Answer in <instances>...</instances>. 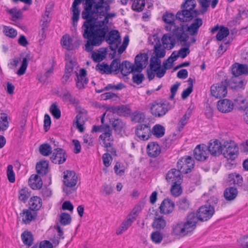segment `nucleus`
I'll return each instance as SVG.
<instances>
[{
	"mask_svg": "<svg viewBox=\"0 0 248 248\" xmlns=\"http://www.w3.org/2000/svg\"><path fill=\"white\" fill-rule=\"evenodd\" d=\"M151 133L156 137L160 138L165 134V128L160 124H155L152 128Z\"/></svg>",
	"mask_w": 248,
	"mask_h": 248,
	"instance_id": "43",
	"label": "nucleus"
},
{
	"mask_svg": "<svg viewBox=\"0 0 248 248\" xmlns=\"http://www.w3.org/2000/svg\"><path fill=\"white\" fill-rule=\"evenodd\" d=\"M234 103L239 109H243L247 104L246 100L242 95H239L235 98Z\"/></svg>",
	"mask_w": 248,
	"mask_h": 248,
	"instance_id": "56",
	"label": "nucleus"
},
{
	"mask_svg": "<svg viewBox=\"0 0 248 248\" xmlns=\"http://www.w3.org/2000/svg\"><path fill=\"white\" fill-rule=\"evenodd\" d=\"M7 176L10 182L14 183L15 181V174L13 171V167L12 165H9L7 166Z\"/></svg>",
	"mask_w": 248,
	"mask_h": 248,
	"instance_id": "58",
	"label": "nucleus"
},
{
	"mask_svg": "<svg viewBox=\"0 0 248 248\" xmlns=\"http://www.w3.org/2000/svg\"><path fill=\"white\" fill-rule=\"evenodd\" d=\"M229 34V30L228 28L220 26L219 30L216 35L217 39L218 41H221Z\"/></svg>",
	"mask_w": 248,
	"mask_h": 248,
	"instance_id": "47",
	"label": "nucleus"
},
{
	"mask_svg": "<svg viewBox=\"0 0 248 248\" xmlns=\"http://www.w3.org/2000/svg\"><path fill=\"white\" fill-rule=\"evenodd\" d=\"M78 66L75 62L72 60L67 62L65 67V72L71 74L75 69H77Z\"/></svg>",
	"mask_w": 248,
	"mask_h": 248,
	"instance_id": "60",
	"label": "nucleus"
},
{
	"mask_svg": "<svg viewBox=\"0 0 248 248\" xmlns=\"http://www.w3.org/2000/svg\"><path fill=\"white\" fill-rule=\"evenodd\" d=\"M7 11L13 16V18H15V19L21 18L22 17V12L16 8H14L8 10Z\"/></svg>",
	"mask_w": 248,
	"mask_h": 248,
	"instance_id": "64",
	"label": "nucleus"
},
{
	"mask_svg": "<svg viewBox=\"0 0 248 248\" xmlns=\"http://www.w3.org/2000/svg\"><path fill=\"white\" fill-rule=\"evenodd\" d=\"M181 172L178 169H171L166 174V179L167 182L173 184L182 182Z\"/></svg>",
	"mask_w": 248,
	"mask_h": 248,
	"instance_id": "21",
	"label": "nucleus"
},
{
	"mask_svg": "<svg viewBox=\"0 0 248 248\" xmlns=\"http://www.w3.org/2000/svg\"><path fill=\"white\" fill-rule=\"evenodd\" d=\"M85 116V114L83 113H80L76 116L77 127L80 132L83 130V124Z\"/></svg>",
	"mask_w": 248,
	"mask_h": 248,
	"instance_id": "51",
	"label": "nucleus"
},
{
	"mask_svg": "<svg viewBox=\"0 0 248 248\" xmlns=\"http://www.w3.org/2000/svg\"><path fill=\"white\" fill-rule=\"evenodd\" d=\"M191 232L185 222L178 223L172 228V233L175 235L184 237Z\"/></svg>",
	"mask_w": 248,
	"mask_h": 248,
	"instance_id": "12",
	"label": "nucleus"
},
{
	"mask_svg": "<svg viewBox=\"0 0 248 248\" xmlns=\"http://www.w3.org/2000/svg\"><path fill=\"white\" fill-rule=\"evenodd\" d=\"M134 222V218L127 217L122 221V223L117 229L116 233L117 235H121L128 230Z\"/></svg>",
	"mask_w": 248,
	"mask_h": 248,
	"instance_id": "27",
	"label": "nucleus"
},
{
	"mask_svg": "<svg viewBox=\"0 0 248 248\" xmlns=\"http://www.w3.org/2000/svg\"><path fill=\"white\" fill-rule=\"evenodd\" d=\"M29 205L32 210H37L42 206V200L39 197L33 196L31 198Z\"/></svg>",
	"mask_w": 248,
	"mask_h": 248,
	"instance_id": "36",
	"label": "nucleus"
},
{
	"mask_svg": "<svg viewBox=\"0 0 248 248\" xmlns=\"http://www.w3.org/2000/svg\"><path fill=\"white\" fill-rule=\"evenodd\" d=\"M194 157L198 161H204L208 157L209 152L207 147L202 144L196 146L194 150Z\"/></svg>",
	"mask_w": 248,
	"mask_h": 248,
	"instance_id": "14",
	"label": "nucleus"
},
{
	"mask_svg": "<svg viewBox=\"0 0 248 248\" xmlns=\"http://www.w3.org/2000/svg\"><path fill=\"white\" fill-rule=\"evenodd\" d=\"M214 208L211 205L201 206L197 211V216L201 221H207L210 219L214 213Z\"/></svg>",
	"mask_w": 248,
	"mask_h": 248,
	"instance_id": "9",
	"label": "nucleus"
},
{
	"mask_svg": "<svg viewBox=\"0 0 248 248\" xmlns=\"http://www.w3.org/2000/svg\"><path fill=\"white\" fill-rule=\"evenodd\" d=\"M135 133L140 139L145 140H148L151 135V130L148 125L140 124L137 126Z\"/></svg>",
	"mask_w": 248,
	"mask_h": 248,
	"instance_id": "13",
	"label": "nucleus"
},
{
	"mask_svg": "<svg viewBox=\"0 0 248 248\" xmlns=\"http://www.w3.org/2000/svg\"><path fill=\"white\" fill-rule=\"evenodd\" d=\"M232 74L235 78L232 79V81L234 85H232V88L235 89H242L244 87L243 80L237 78L236 77L242 75H247L248 74V66L246 64L235 63L232 67Z\"/></svg>",
	"mask_w": 248,
	"mask_h": 248,
	"instance_id": "3",
	"label": "nucleus"
},
{
	"mask_svg": "<svg viewBox=\"0 0 248 248\" xmlns=\"http://www.w3.org/2000/svg\"><path fill=\"white\" fill-rule=\"evenodd\" d=\"M60 96L64 101L69 102L70 104H73L75 106H77L79 104L78 100L73 96L70 92L66 89L63 91Z\"/></svg>",
	"mask_w": 248,
	"mask_h": 248,
	"instance_id": "32",
	"label": "nucleus"
},
{
	"mask_svg": "<svg viewBox=\"0 0 248 248\" xmlns=\"http://www.w3.org/2000/svg\"><path fill=\"white\" fill-rule=\"evenodd\" d=\"M107 111L120 116H125L130 113V109L124 105L110 106L107 108Z\"/></svg>",
	"mask_w": 248,
	"mask_h": 248,
	"instance_id": "26",
	"label": "nucleus"
},
{
	"mask_svg": "<svg viewBox=\"0 0 248 248\" xmlns=\"http://www.w3.org/2000/svg\"><path fill=\"white\" fill-rule=\"evenodd\" d=\"M233 106L232 102L228 99L220 100L217 103V109L222 113H228L232 111L233 108Z\"/></svg>",
	"mask_w": 248,
	"mask_h": 248,
	"instance_id": "18",
	"label": "nucleus"
},
{
	"mask_svg": "<svg viewBox=\"0 0 248 248\" xmlns=\"http://www.w3.org/2000/svg\"><path fill=\"white\" fill-rule=\"evenodd\" d=\"M161 41L164 48L169 50L171 49L176 43L175 39L173 35L170 33L164 34Z\"/></svg>",
	"mask_w": 248,
	"mask_h": 248,
	"instance_id": "28",
	"label": "nucleus"
},
{
	"mask_svg": "<svg viewBox=\"0 0 248 248\" xmlns=\"http://www.w3.org/2000/svg\"><path fill=\"white\" fill-rule=\"evenodd\" d=\"M148 57L146 54H140L137 55L135 59V64L136 71L140 73L144 67H145L148 63Z\"/></svg>",
	"mask_w": 248,
	"mask_h": 248,
	"instance_id": "16",
	"label": "nucleus"
},
{
	"mask_svg": "<svg viewBox=\"0 0 248 248\" xmlns=\"http://www.w3.org/2000/svg\"><path fill=\"white\" fill-rule=\"evenodd\" d=\"M145 6L144 0H135L132 7L133 9L138 12L141 11Z\"/></svg>",
	"mask_w": 248,
	"mask_h": 248,
	"instance_id": "57",
	"label": "nucleus"
},
{
	"mask_svg": "<svg viewBox=\"0 0 248 248\" xmlns=\"http://www.w3.org/2000/svg\"><path fill=\"white\" fill-rule=\"evenodd\" d=\"M198 220L197 213H191L188 215L185 223L191 232L195 229Z\"/></svg>",
	"mask_w": 248,
	"mask_h": 248,
	"instance_id": "29",
	"label": "nucleus"
},
{
	"mask_svg": "<svg viewBox=\"0 0 248 248\" xmlns=\"http://www.w3.org/2000/svg\"><path fill=\"white\" fill-rule=\"evenodd\" d=\"M223 145L217 140H211L208 143V151L213 155H218L221 154Z\"/></svg>",
	"mask_w": 248,
	"mask_h": 248,
	"instance_id": "20",
	"label": "nucleus"
},
{
	"mask_svg": "<svg viewBox=\"0 0 248 248\" xmlns=\"http://www.w3.org/2000/svg\"><path fill=\"white\" fill-rule=\"evenodd\" d=\"M96 70L98 71L102 74H110V70L109 66L104 62L98 63L96 65L95 67Z\"/></svg>",
	"mask_w": 248,
	"mask_h": 248,
	"instance_id": "46",
	"label": "nucleus"
},
{
	"mask_svg": "<svg viewBox=\"0 0 248 248\" xmlns=\"http://www.w3.org/2000/svg\"><path fill=\"white\" fill-rule=\"evenodd\" d=\"M112 126L114 130L120 132L126 127V124L120 119H115L112 122Z\"/></svg>",
	"mask_w": 248,
	"mask_h": 248,
	"instance_id": "39",
	"label": "nucleus"
},
{
	"mask_svg": "<svg viewBox=\"0 0 248 248\" xmlns=\"http://www.w3.org/2000/svg\"><path fill=\"white\" fill-rule=\"evenodd\" d=\"M9 126L7 115L0 111V131L6 130Z\"/></svg>",
	"mask_w": 248,
	"mask_h": 248,
	"instance_id": "41",
	"label": "nucleus"
},
{
	"mask_svg": "<svg viewBox=\"0 0 248 248\" xmlns=\"http://www.w3.org/2000/svg\"><path fill=\"white\" fill-rule=\"evenodd\" d=\"M40 153L44 156H48L52 152V148L50 145L47 143L43 144L39 147Z\"/></svg>",
	"mask_w": 248,
	"mask_h": 248,
	"instance_id": "53",
	"label": "nucleus"
},
{
	"mask_svg": "<svg viewBox=\"0 0 248 248\" xmlns=\"http://www.w3.org/2000/svg\"><path fill=\"white\" fill-rule=\"evenodd\" d=\"M4 32L5 35L10 38H14L17 35V31L16 30L9 27H4Z\"/></svg>",
	"mask_w": 248,
	"mask_h": 248,
	"instance_id": "63",
	"label": "nucleus"
},
{
	"mask_svg": "<svg viewBox=\"0 0 248 248\" xmlns=\"http://www.w3.org/2000/svg\"><path fill=\"white\" fill-rule=\"evenodd\" d=\"M135 66L131 62L125 61L123 62L121 66V72L124 76H126L131 73H135L137 72Z\"/></svg>",
	"mask_w": 248,
	"mask_h": 248,
	"instance_id": "30",
	"label": "nucleus"
},
{
	"mask_svg": "<svg viewBox=\"0 0 248 248\" xmlns=\"http://www.w3.org/2000/svg\"><path fill=\"white\" fill-rule=\"evenodd\" d=\"M82 0H74L71 7L72 11V20L73 22V25L74 28H76L77 25V22L79 19L80 10L79 9L78 5L81 3Z\"/></svg>",
	"mask_w": 248,
	"mask_h": 248,
	"instance_id": "25",
	"label": "nucleus"
},
{
	"mask_svg": "<svg viewBox=\"0 0 248 248\" xmlns=\"http://www.w3.org/2000/svg\"><path fill=\"white\" fill-rule=\"evenodd\" d=\"M168 111L167 106L164 103L154 102L151 106V113L155 117H161Z\"/></svg>",
	"mask_w": 248,
	"mask_h": 248,
	"instance_id": "10",
	"label": "nucleus"
},
{
	"mask_svg": "<svg viewBox=\"0 0 248 248\" xmlns=\"http://www.w3.org/2000/svg\"><path fill=\"white\" fill-rule=\"evenodd\" d=\"M28 66V61L26 58H24L22 61L21 65L17 71L16 74L18 76H21L25 74Z\"/></svg>",
	"mask_w": 248,
	"mask_h": 248,
	"instance_id": "62",
	"label": "nucleus"
},
{
	"mask_svg": "<svg viewBox=\"0 0 248 248\" xmlns=\"http://www.w3.org/2000/svg\"><path fill=\"white\" fill-rule=\"evenodd\" d=\"M95 4L94 0H84L83 3L84 9L81 13V17L83 19H87L92 16Z\"/></svg>",
	"mask_w": 248,
	"mask_h": 248,
	"instance_id": "22",
	"label": "nucleus"
},
{
	"mask_svg": "<svg viewBox=\"0 0 248 248\" xmlns=\"http://www.w3.org/2000/svg\"><path fill=\"white\" fill-rule=\"evenodd\" d=\"M181 183H173L171 186L170 191L172 195L174 197L180 196L182 192V189L181 186Z\"/></svg>",
	"mask_w": 248,
	"mask_h": 248,
	"instance_id": "50",
	"label": "nucleus"
},
{
	"mask_svg": "<svg viewBox=\"0 0 248 248\" xmlns=\"http://www.w3.org/2000/svg\"><path fill=\"white\" fill-rule=\"evenodd\" d=\"M113 0H98L93 6L92 16L85 19L82 28L83 36L87 39L85 45V50L91 52L94 46H100L104 40L108 31V19L114 17V13H108L110 10L109 3Z\"/></svg>",
	"mask_w": 248,
	"mask_h": 248,
	"instance_id": "1",
	"label": "nucleus"
},
{
	"mask_svg": "<svg viewBox=\"0 0 248 248\" xmlns=\"http://www.w3.org/2000/svg\"><path fill=\"white\" fill-rule=\"evenodd\" d=\"M197 16H195L193 12H190L184 8H182V10L177 12L176 14L175 18L182 22H186L191 20L194 17Z\"/></svg>",
	"mask_w": 248,
	"mask_h": 248,
	"instance_id": "19",
	"label": "nucleus"
},
{
	"mask_svg": "<svg viewBox=\"0 0 248 248\" xmlns=\"http://www.w3.org/2000/svg\"><path fill=\"white\" fill-rule=\"evenodd\" d=\"M73 40L69 35H65L61 39V44L66 49L72 50L75 48Z\"/></svg>",
	"mask_w": 248,
	"mask_h": 248,
	"instance_id": "38",
	"label": "nucleus"
},
{
	"mask_svg": "<svg viewBox=\"0 0 248 248\" xmlns=\"http://www.w3.org/2000/svg\"><path fill=\"white\" fill-rule=\"evenodd\" d=\"M104 130V131L102 132V134L100 136L99 138L103 141L105 146L106 148H108L112 146V143L110 142L113 140L112 130L108 124L106 125V127Z\"/></svg>",
	"mask_w": 248,
	"mask_h": 248,
	"instance_id": "17",
	"label": "nucleus"
},
{
	"mask_svg": "<svg viewBox=\"0 0 248 248\" xmlns=\"http://www.w3.org/2000/svg\"><path fill=\"white\" fill-rule=\"evenodd\" d=\"M194 165V161L190 156H186L182 157L177 162L178 169L181 173H187Z\"/></svg>",
	"mask_w": 248,
	"mask_h": 248,
	"instance_id": "7",
	"label": "nucleus"
},
{
	"mask_svg": "<svg viewBox=\"0 0 248 248\" xmlns=\"http://www.w3.org/2000/svg\"><path fill=\"white\" fill-rule=\"evenodd\" d=\"M147 152L151 157H156L158 156L161 151L160 148L158 144L155 142L149 143L147 145Z\"/></svg>",
	"mask_w": 248,
	"mask_h": 248,
	"instance_id": "34",
	"label": "nucleus"
},
{
	"mask_svg": "<svg viewBox=\"0 0 248 248\" xmlns=\"http://www.w3.org/2000/svg\"><path fill=\"white\" fill-rule=\"evenodd\" d=\"M166 221L163 217H158L155 218L153 227L156 229H162L166 226Z\"/></svg>",
	"mask_w": 248,
	"mask_h": 248,
	"instance_id": "48",
	"label": "nucleus"
},
{
	"mask_svg": "<svg viewBox=\"0 0 248 248\" xmlns=\"http://www.w3.org/2000/svg\"><path fill=\"white\" fill-rule=\"evenodd\" d=\"M154 49L155 53V57H157L159 59L165 56L166 51L160 43H157L154 46Z\"/></svg>",
	"mask_w": 248,
	"mask_h": 248,
	"instance_id": "52",
	"label": "nucleus"
},
{
	"mask_svg": "<svg viewBox=\"0 0 248 248\" xmlns=\"http://www.w3.org/2000/svg\"><path fill=\"white\" fill-rule=\"evenodd\" d=\"M238 194L237 189L233 187L227 188L224 192V197L227 201H232L237 196Z\"/></svg>",
	"mask_w": 248,
	"mask_h": 248,
	"instance_id": "35",
	"label": "nucleus"
},
{
	"mask_svg": "<svg viewBox=\"0 0 248 248\" xmlns=\"http://www.w3.org/2000/svg\"><path fill=\"white\" fill-rule=\"evenodd\" d=\"M109 66L110 70V74L113 72L117 73L120 70L121 64H120L119 60L114 59L112 61L110 65Z\"/></svg>",
	"mask_w": 248,
	"mask_h": 248,
	"instance_id": "54",
	"label": "nucleus"
},
{
	"mask_svg": "<svg viewBox=\"0 0 248 248\" xmlns=\"http://www.w3.org/2000/svg\"><path fill=\"white\" fill-rule=\"evenodd\" d=\"M109 45L110 49L115 51L121 43L119 32L117 30H112L109 31L104 40Z\"/></svg>",
	"mask_w": 248,
	"mask_h": 248,
	"instance_id": "8",
	"label": "nucleus"
},
{
	"mask_svg": "<svg viewBox=\"0 0 248 248\" xmlns=\"http://www.w3.org/2000/svg\"><path fill=\"white\" fill-rule=\"evenodd\" d=\"M202 24V19L197 18L189 26L186 25H181L180 27L174 31V32L175 34L176 33L180 35L185 34L188 37H195L194 35L197 34L198 30Z\"/></svg>",
	"mask_w": 248,
	"mask_h": 248,
	"instance_id": "2",
	"label": "nucleus"
},
{
	"mask_svg": "<svg viewBox=\"0 0 248 248\" xmlns=\"http://www.w3.org/2000/svg\"><path fill=\"white\" fill-rule=\"evenodd\" d=\"M175 37L178 41L181 43H183L182 45L185 46L178 51V56L182 58H185L190 53L189 48L191 44L196 42V38L195 37H188L185 34L180 35L177 33L175 34Z\"/></svg>",
	"mask_w": 248,
	"mask_h": 248,
	"instance_id": "4",
	"label": "nucleus"
},
{
	"mask_svg": "<svg viewBox=\"0 0 248 248\" xmlns=\"http://www.w3.org/2000/svg\"><path fill=\"white\" fill-rule=\"evenodd\" d=\"M59 221L61 224L66 225L70 223L71 217L70 215L66 213H62L59 217Z\"/></svg>",
	"mask_w": 248,
	"mask_h": 248,
	"instance_id": "55",
	"label": "nucleus"
},
{
	"mask_svg": "<svg viewBox=\"0 0 248 248\" xmlns=\"http://www.w3.org/2000/svg\"><path fill=\"white\" fill-rule=\"evenodd\" d=\"M174 202L169 199H164L159 206L160 212L161 214L168 215L172 212L174 208Z\"/></svg>",
	"mask_w": 248,
	"mask_h": 248,
	"instance_id": "24",
	"label": "nucleus"
},
{
	"mask_svg": "<svg viewBox=\"0 0 248 248\" xmlns=\"http://www.w3.org/2000/svg\"><path fill=\"white\" fill-rule=\"evenodd\" d=\"M66 157L65 152L62 149L56 148L54 149L50 159L53 163L60 164L65 161Z\"/></svg>",
	"mask_w": 248,
	"mask_h": 248,
	"instance_id": "15",
	"label": "nucleus"
},
{
	"mask_svg": "<svg viewBox=\"0 0 248 248\" xmlns=\"http://www.w3.org/2000/svg\"><path fill=\"white\" fill-rule=\"evenodd\" d=\"M161 61L157 57H153L150 60V66L152 71H156L161 67Z\"/></svg>",
	"mask_w": 248,
	"mask_h": 248,
	"instance_id": "49",
	"label": "nucleus"
},
{
	"mask_svg": "<svg viewBox=\"0 0 248 248\" xmlns=\"http://www.w3.org/2000/svg\"><path fill=\"white\" fill-rule=\"evenodd\" d=\"M151 238L154 243L159 244L162 241L163 236L160 232L155 231L152 233Z\"/></svg>",
	"mask_w": 248,
	"mask_h": 248,
	"instance_id": "59",
	"label": "nucleus"
},
{
	"mask_svg": "<svg viewBox=\"0 0 248 248\" xmlns=\"http://www.w3.org/2000/svg\"><path fill=\"white\" fill-rule=\"evenodd\" d=\"M29 184L32 189H38L42 187L43 182L40 176L37 174H32L29 179Z\"/></svg>",
	"mask_w": 248,
	"mask_h": 248,
	"instance_id": "31",
	"label": "nucleus"
},
{
	"mask_svg": "<svg viewBox=\"0 0 248 248\" xmlns=\"http://www.w3.org/2000/svg\"><path fill=\"white\" fill-rule=\"evenodd\" d=\"M63 183L67 187H74L78 182V176L75 171L66 170L63 172Z\"/></svg>",
	"mask_w": 248,
	"mask_h": 248,
	"instance_id": "11",
	"label": "nucleus"
},
{
	"mask_svg": "<svg viewBox=\"0 0 248 248\" xmlns=\"http://www.w3.org/2000/svg\"><path fill=\"white\" fill-rule=\"evenodd\" d=\"M223 146L225 148L223 155L228 160H233L237 157L239 149L234 141L230 140L224 142Z\"/></svg>",
	"mask_w": 248,
	"mask_h": 248,
	"instance_id": "5",
	"label": "nucleus"
},
{
	"mask_svg": "<svg viewBox=\"0 0 248 248\" xmlns=\"http://www.w3.org/2000/svg\"><path fill=\"white\" fill-rule=\"evenodd\" d=\"M23 242L28 247L32 244L33 238L32 233L30 232H24L21 235Z\"/></svg>",
	"mask_w": 248,
	"mask_h": 248,
	"instance_id": "42",
	"label": "nucleus"
},
{
	"mask_svg": "<svg viewBox=\"0 0 248 248\" xmlns=\"http://www.w3.org/2000/svg\"><path fill=\"white\" fill-rule=\"evenodd\" d=\"M145 115L144 113L140 111H136L131 116V120L135 123H142L145 119Z\"/></svg>",
	"mask_w": 248,
	"mask_h": 248,
	"instance_id": "45",
	"label": "nucleus"
},
{
	"mask_svg": "<svg viewBox=\"0 0 248 248\" xmlns=\"http://www.w3.org/2000/svg\"><path fill=\"white\" fill-rule=\"evenodd\" d=\"M50 111L52 115L56 119L61 117V111L55 103H53L50 108Z\"/></svg>",
	"mask_w": 248,
	"mask_h": 248,
	"instance_id": "61",
	"label": "nucleus"
},
{
	"mask_svg": "<svg viewBox=\"0 0 248 248\" xmlns=\"http://www.w3.org/2000/svg\"><path fill=\"white\" fill-rule=\"evenodd\" d=\"M18 194V199L24 202H26L31 196L30 191L27 187H24L20 189Z\"/></svg>",
	"mask_w": 248,
	"mask_h": 248,
	"instance_id": "44",
	"label": "nucleus"
},
{
	"mask_svg": "<svg viewBox=\"0 0 248 248\" xmlns=\"http://www.w3.org/2000/svg\"><path fill=\"white\" fill-rule=\"evenodd\" d=\"M36 171L38 173L44 175L48 172V163L46 161H41L37 163L36 166Z\"/></svg>",
	"mask_w": 248,
	"mask_h": 248,
	"instance_id": "37",
	"label": "nucleus"
},
{
	"mask_svg": "<svg viewBox=\"0 0 248 248\" xmlns=\"http://www.w3.org/2000/svg\"><path fill=\"white\" fill-rule=\"evenodd\" d=\"M211 94L217 98L224 97L227 94V83L222 81L212 85L210 87Z\"/></svg>",
	"mask_w": 248,
	"mask_h": 248,
	"instance_id": "6",
	"label": "nucleus"
},
{
	"mask_svg": "<svg viewBox=\"0 0 248 248\" xmlns=\"http://www.w3.org/2000/svg\"><path fill=\"white\" fill-rule=\"evenodd\" d=\"M34 213L31 210L26 209L22 214V221L25 224L29 223L35 217Z\"/></svg>",
	"mask_w": 248,
	"mask_h": 248,
	"instance_id": "40",
	"label": "nucleus"
},
{
	"mask_svg": "<svg viewBox=\"0 0 248 248\" xmlns=\"http://www.w3.org/2000/svg\"><path fill=\"white\" fill-rule=\"evenodd\" d=\"M196 5L195 0H186L181 4V8H184L188 11L193 12L195 16H198L200 14V12L197 10H195Z\"/></svg>",
	"mask_w": 248,
	"mask_h": 248,
	"instance_id": "33",
	"label": "nucleus"
},
{
	"mask_svg": "<svg viewBox=\"0 0 248 248\" xmlns=\"http://www.w3.org/2000/svg\"><path fill=\"white\" fill-rule=\"evenodd\" d=\"M77 75L76 86L79 89L84 88L85 86L87 84L88 79L86 78V71L84 69H81L79 71V74L77 70L75 71Z\"/></svg>",
	"mask_w": 248,
	"mask_h": 248,
	"instance_id": "23",
	"label": "nucleus"
}]
</instances>
